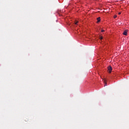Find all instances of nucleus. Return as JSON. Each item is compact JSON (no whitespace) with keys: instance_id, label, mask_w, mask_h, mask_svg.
<instances>
[{"instance_id":"f257e3e1","label":"nucleus","mask_w":129,"mask_h":129,"mask_svg":"<svg viewBox=\"0 0 129 129\" xmlns=\"http://www.w3.org/2000/svg\"><path fill=\"white\" fill-rule=\"evenodd\" d=\"M108 70L109 71V73H111V71H112V68L110 66L108 67Z\"/></svg>"},{"instance_id":"f03ea898","label":"nucleus","mask_w":129,"mask_h":129,"mask_svg":"<svg viewBox=\"0 0 129 129\" xmlns=\"http://www.w3.org/2000/svg\"><path fill=\"white\" fill-rule=\"evenodd\" d=\"M123 35H124V36H127V31H124L123 33Z\"/></svg>"},{"instance_id":"7ed1b4c3","label":"nucleus","mask_w":129,"mask_h":129,"mask_svg":"<svg viewBox=\"0 0 129 129\" xmlns=\"http://www.w3.org/2000/svg\"><path fill=\"white\" fill-rule=\"evenodd\" d=\"M104 86H107V84L106 83V81L105 80H104Z\"/></svg>"},{"instance_id":"20e7f679","label":"nucleus","mask_w":129,"mask_h":129,"mask_svg":"<svg viewBox=\"0 0 129 129\" xmlns=\"http://www.w3.org/2000/svg\"><path fill=\"white\" fill-rule=\"evenodd\" d=\"M97 23H99V22H100V17L97 18Z\"/></svg>"},{"instance_id":"39448f33","label":"nucleus","mask_w":129,"mask_h":129,"mask_svg":"<svg viewBox=\"0 0 129 129\" xmlns=\"http://www.w3.org/2000/svg\"><path fill=\"white\" fill-rule=\"evenodd\" d=\"M99 39L102 40V39H103V37L102 36H100Z\"/></svg>"},{"instance_id":"423d86ee","label":"nucleus","mask_w":129,"mask_h":129,"mask_svg":"<svg viewBox=\"0 0 129 129\" xmlns=\"http://www.w3.org/2000/svg\"><path fill=\"white\" fill-rule=\"evenodd\" d=\"M75 25H77L78 24V21H77L75 23Z\"/></svg>"},{"instance_id":"0eeeda50","label":"nucleus","mask_w":129,"mask_h":129,"mask_svg":"<svg viewBox=\"0 0 129 129\" xmlns=\"http://www.w3.org/2000/svg\"><path fill=\"white\" fill-rule=\"evenodd\" d=\"M117 17L116 15L114 16V19H115Z\"/></svg>"},{"instance_id":"6e6552de","label":"nucleus","mask_w":129,"mask_h":129,"mask_svg":"<svg viewBox=\"0 0 129 129\" xmlns=\"http://www.w3.org/2000/svg\"><path fill=\"white\" fill-rule=\"evenodd\" d=\"M101 32H104V30H101Z\"/></svg>"},{"instance_id":"1a4fd4ad","label":"nucleus","mask_w":129,"mask_h":129,"mask_svg":"<svg viewBox=\"0 0 129 129\" xmlns=\"http://www.w3.org/2000/svg\"><path fill=\"white\" fill-rule=\"evenodd\" d=\"M121 13L120 12L118 13V15H120Z\"/></svg>"}]
</instances>
